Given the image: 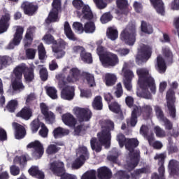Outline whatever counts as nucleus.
Wrapping results in <instances>:
<instances>
[{
    "label": "nucleus",
    "instance_id": "c9c22d12",
    "mask_svg": "<svg viewBox=\"0 0 179 179\" xmlns=\"http://www.w3.org/2000/svg\"><path fill=\"white\" fill-rule=\"evenodd\" d=\"M13 92H22L24 90V85L22 83V80H14L11 83Z\"/></svg>",
    "mask_w": 179,
    "mask_h": 179
},
{
    "label": "nucleus",
    "instance_id": "ea45409f",
    "mask_svg": "<svg viewBox=\"0 0 179 179\" xmlns=\"http://www.w3.org/2000/svg\"><path fill=\"white\" fill-rule=\"evenodd\" d=\"M81 58V61L85 62V64H92L93 63V57H92V53L86 52H83L81 53L80 56Z\"/></svg>",
    "mask_w": 179,
    "mask_h": 179
},
{
    "label": "nucleus",
    "instance_id": "58836bf2",
    "mask_svg": "<svg viewBox=\"0 0 179 179\" xmlns=\"http://www.w3.org/2000/svg\"><path fill=\"white\" fill-rule=\"evenodd\" d=\"M84 31L87 34H92L96 31V24L92 21L86 22L84 25Z\"/></svg>",
    "mask_w": 179,
    "mask_h": 179
},
{
    "label": "nucleus",
    "instance_id": "0eeeda50",
    "mask_svg": "<svg viewBox=\"0 0 179 179\" xmlns=\"http://www.w3.org/2000/svg\"><path fill=\"white\" fill-rule=\"evenodd\" d=\"M152 47L143 45L140 48L138 54L136 57V62L137 65H142L152 57Z\"/></svg>",
    "mask_w": 179,
    "mask_h": 179
},
{
    "label": "nucleus",
    "instance_id": "9d476101",
    "mask_svg": "<svg viewBox=\"0 0 179 179\" xmlns=\"http://www.w3.org/2000/svg\"><path fill=\"white\" fill-rule=\"evenodd\" d=\"M23 33H24V29L21 26H17L13 38L8 45V50H13L15 47L20 45L22 40H23Z\"/></svg>",
    "mask_w": 179,
    "mask_h": 179
},
{
    "label": "nucleus",
    "instance_id": "2f4dec72",
    "mask_svg": "<svg viewBox=\"0 0 179 179\" xmlns=\"http://www.w3.org/2000/svg\"><path fill=\"white\" fill-rule=\"evenodd\" d=\"M53 136L55 139L59 138L61 136H66V135H69V129H64L61 127L55 128L53 130Z\"/></svg>",
    "mask_w": 179,
    "mask_h": 179
},
{
    "label": "nucleus",
    "instance_id": "423d86ee",
    "mask_svg": "<svg viewBox=\"0 0 179 179\" xmlns=\"http://www.w3.org/2000/svg\"><path fill=\"white\" fill-rule=\"evenodd\" d=\"M78 155H80L79 157H77L72 164L73 169H80V167L85 164V162L89 159L87 148L85 146L79 147Z\"/></svg>",
    "mask_w": 179,
    "mask_h": 179
},
{
    "label": "nucleus",
    "instance_id": "9b49d317",
    "mask_svg": "<svg viewBox=\"0 0 179 179\" xmlns=\"http://www.w3.org/2000/svg\"><path fill=\"white\" fill-rule=\"evenodd\" d=\"M21 9H22L24 15L34 16L38 12V4L34 2L24 1L21 4Z\"/></svg>",
    "mask_w": 179,
    "mask_h": 179
},
{
    "label": "nucleus",
    "instance_id": "a211bd4d",
    "mask_svg": "<svg viewBox=\"0 0 179 179\" xmlns=\"http://www.w3.org/2000/svg\"><path fill=\"white\" fill-rule=\"evenodd\" d=\"M13 128L15 129V139H23L24 136H26V128L23 127V125L17 123L13 122Z\"/></svg>",
    "mask_w": 179,
    "mask_h": 179
},
{
    "label": "nucleus",
    "instance_id": "6e6552de",
    "mask_svg": "<svg viewBox=\"0 0 179 179\" xmlns=\"http://www.w3.org/2000/svg\"><path fill=\"white\" fill-rule=\"evenodd\" d=\"M100 62L103 66H116L120 64V59L116 54L110 52H106V54L101 56Z\"/></svg>",
    "mask_w": 179,
    "mask_h": 179
},
{
    "label": "nucleus",
    "instance_id": "864d4df0",
    "mask_svg": "<svg viewBox=\"0 0 179 179\" xmlns=\"http://www.w3.org/2000/svg\"><path fill=\"white\" fill-rule=\"evenodd\" d=\"M116 141H117L120 148H124V146H126L128 138L124 134H119L116 136Z\"/></svg>",
    "mask_w": 179,
    "mask_h": 179
},
{
    "label": "nucleus",
    "instance_id": "79ce46f5",
    "mask_svg": "<svg viewBox=\"0 0 179 179\" xmlns=\"http://www.w3.org/2000/svg\"><path fill=\"white\" fill-rule=\"evenodd\" d=\"M41 122L38 119H34L30 124L31 131L32 134H36L40 129V127H41Z\"/></svg>",
    "mask_w": 179,
    "mask_h": 179
},
{
    "label": "nucleus",
    "instance_id": "a18cd8bd",
    "mask_svg": "<svg viewBox=\"0 0 179 179\" xmlns=\"http://www.w3.org/2000/svg\"><path fill=\"white\" fill-rule=\"evenodd\" d=\"M33 43V32L31 31H27L25 34V38L24 39V44L25 48L30 47Z\"/></svg>",
    "mask_w": 179,
    "mask_h": 179
},
{
    "label": "nucleus",
    "instance_id": "c03bdc74",
    "mask_svg": "<svg viewBox=\"0 0 179 179\" xmlns=\"http://www.w3.org/2000/svg\"><path fill=\"white\" fill-rule=\"evenodd\" d=\"M13 162L15 164H20L21 167H24V166L27 164V158L25 155H22L20 157L16 156L14 158Z\"/></svg>",
    "mask_w": 179,
    "mask_h": 179
},
{
    "label": "nucleus",
    "instance_id": "09e8293b",
    "mask_svg": "<svg viewBox=\"0 0 179 179\" xmlns=\"http://www.w3.org/2000/svg\"><path fill=\"white\" fill-rule=\"evenodd\" d=\"M61 148L57 147L55 144H50L46 149V153L48 155H55V153H58Z\"/></svg>",
    "mask_w": 179,
    "mask_h": 179
},
{
    "label": "nucleus",
    "instance_id": "39448f33",
    "mask_svg": "<svg viewBox=\"0 0 179 179\" xmlns=\"http://www.w3.org/2000/svg\"><path fill=\"white\" fill-rule=\"evenodd\" d=\"M167 157V155L166 153L157 154L154 159L157 160L158 167V173H153L151 176V179H166V168L164 167V163L166 162V158Z\"/></svg>",
    "mask_w": 179,
    "mask_h": 179
},
{
    "label": "nucleus",
    "instance_id": "a878e982",
    "mask_svg": "<svg viewBox=\"0 0 179 179\" xmlns=\"http://www.w3.org/2000/svg\"><path fill=\"white\" fill-rule=\"evenodd\" d=\"M0 24L3 30L8 31L9 26H10V14L6 13L0 18Z\"/></svg>",
    "mask_w": 179,
    "mask_h": 179
},
{
    "label": "nucleus",
    "instance_id": "4be33fe9",
    "mask_svg": "<svg viewBox=\"0 0 179 179\" xmlns=\"http://www.w3.org/2000/svg\"><path fill=\"white\" fill-rule=\"evenodd\" d=\"M139 146V141L136 138H128L126 143L125 148L129 152V156L130 155H134L135 153V148Z\"/></svg>",
    "mask_w": 179,
    "mask_h": 179
},
{
    "label": "nucleus",
    "instance_id": "bb28decb",
    "mask_svg": "<svg viewBox=\"0 0 179 179\" xmlns=\"http://www.w3.org/2000/svg\"><path fill=\"white\" fill-rule=\"evenodd\" d=\"M28 173L31 176V177H35V178L38 179H44L45 177V176L44 175V172L40 171L38 166H32L28 170Z\"/></svg>",
    "mask_w": 179,
    "mask_h": 179
},
{
    "label": "nucleus",
    "instance_id": "37998d69",
    "mask_svg": "<svg viewBox=\"0 0 179 179\" xmlns=\"http://www.w3.org/2000/svg\"><path fill=\"white\" fill-rule=\"evenodd\" d=\"M167 103H176V91L173 88H169L166 92Z\"/></svg>",
    "mask_w": 179,
    "mask_h": 179
},
{
    "label": "nucleus",
    "instance_id": "bf43d9fd",
    "mask_svg": "<svg viewBox=\"0 0 179 179\" xmlns=\"http://www.w3.org/2000/svg\"><path fill=\"white\" fill-rule=\"evenodd\" d=\"M43 40H44L46 44H53V45L54 44H57V41L51 34H46L43 36Z\"/></svg>",
    "mask_w": 179,
    "mask_h": 179
},
{
    "label": "nucleus",
    "instance_id": "052dcab7",
    "mask_svg": "<svg viewBox=\"0 0 179 179\" xmlns=\"http://www.w3.org/2000/svg\"><path fill=\"white\" fill-rule=\"evenodd\" d=\"M176 103H167V108L169 112V115L171 118H176Z\"/></svg>",
    "mask_w": 179,
    "mask_h": 179
},
{
    "label": "nucleus",
    "instance_id": "13d9d810",
    "mask_svg": "<svg viewBox=\"0 0 179 179\" xmlns=\"http://www.w3.org/2000/svg\"><path fill=\"white\" fill-rule=\"evenodd\" d=\"M155 111L156 116L157 117L158 120H159V121H162L164 120V118H166V116H164V113H163V110H162L160 106H155Z\"/></svg>",
    "mask_w": 179,
    "mask_h": 179
},
{
    "label": "nucleus",
    "instance_id": "6e6d98bb",
    "mask_svg": "<svg viewBox=\"0 0 179 179\" xmlns=\"http://www.w3.org/2000/svg\"><path fill=\"white\" fill-rule=\"evenodd\" d=\"M73 29L75 30V31H77L80 34H82L85 32V27H83V24L79 22H73Z\"/></svg>",
    "mask_w": 179,
    "mask_h": 179
},
{
    "label": "nucleus",
    "instance_id": "4c0bfd02",
    "mask_svg": "<svg viewBox=\"0 0 179 179\" xmlns=\"http://www.w3.org/2000/svg\"><path fill=\"white\" fill-rule=\"evenodd\" d=\"M92 107L94 110H103V99L100 96H97L94 98Z\"/></svg>",
    "mask_w": 179,
    "mask_h": 179
},
{
    "label": "nucleus",
    "instance_id": "603ef678",
    "mask_svg": "<svg viewBox=\"0 0 179 179\" xmlns=\"http://www.w3.org/2000/svg\"><path fill=\"white\" fill-rule=\"evenodd\" d=\"M17 104L18 103L16 100H10L6 106V108L10 113H15L16 108H17Z\"/></svg>",
    "mask_w": 179,
    "mask_h": 179
},
{
    "label": "nucleus",
    "instance_id": "680f3d73",
    "mask_svg": "<svg viewBox=\"0 0 179 179\" xmlns=\"http://www.w3.org/2000/svg\"><path fill=\"white\" fill-rule=\"evenodd\" d=\"M116 5L120 10L127 9L128 8V0H116Z\"/></svg>",
    "mask_w": 179,
    "mask_h": 179
},
{
    "label": "nucleus",
    "instance_id": "a19ab883",
    "mask_svg": "<svg viewBox=\"0 0 179 179\" xmlns=\"http://www.w3.org/2000/svg\"><path fill=\"white\" fill-rule=\"evenodd\" d=\"M83 76L87 80V85L90 87H94L96 86V81L94 80V76L89 73H83Z\"/></svg>",
    "mask_w": 179,
    "mask_h": 179
},
{
    "label": "nucleus",
    "instance_id": "5701e85b",
    "mask_svg": "<svg viewBox=\"0 0 179 179\" xmlns=\"http://www.w3.org/2000/svg\"><path fill=\"white\" fill-rule=\"evenodd\" d=\"M16 117L22 118V120H25V121H29V120L33 117V111L30 108L24 106L16 114Z\"/></svg>",
    "mask_w": 179,
    "mask_h": 179
},
{
    "label": "nucleus",
    "instance_id": "20e7f679",
    "mask_svg": "<svg viewBox=\"0 0 179 179\" xmlns=\"http://www.w3.org/2000/svg\"><path fill=\"white\" fill-rule=\"evenodd\" d=\"M73 6L77 9V15L80 17L83 16L85 20L93 19V13L89 5H85L82 0H73Z\"/></svg>",
    "mask_w": 179,
    "mask_h": 179
},
{
    "label": "nucleus",
    "instance_id": "f03ea898",
    "mask_svg": "<svg viewBox=\"0 0 179 179\" xmlns=\"http://www.w3.org/2000/svg\"><path fill=\"white\" fill-rule=\"evenodd\" d=\"M98 140L93 137L90 140L91 149L96 153H100L103 149V145L106 148H110L111 145V132L109 129H102L101 132L97 134Z\"/></svg>",
    "mask_w": 179,
    "mask_h": 179
},
{
    "label": "nucleus",
    "instance_id": "0e129e2a",
    "mask_svg": "<svg viewBox=\"0 0 179 179\" xmlns=\"http://www.w3.org/2000/svg\"><path fill=\"white\" fill-rule=\"evenodd\" d=\"M26 56L28 59H34L37 50L34 48H28L25 50Z\"/></svg>",
    "mask_w": 179,
    "mask_h": 179
},
{
    "label": "nucleus",
    "instance_id": "dca6fc26",
    "mask_svg": "<svg viewBox=\"0 0 179 179\" xmlns=\"http://www.w3.org/2000/svg\"><path fill=\"white\" fill-rule=\"evenodd\" d=\"M131 162H129L127 165L128 171H132L139 164L141 160V152L136 150L133 155H129Z\"/></svg>",
    "mask_w": 179,
    "mask_h": 179
},
{
    "label": "nucleus",
    "instance_id": "f257e3e1",
    "mask_svg": "<svg viewBox=\"0 0 179 179\" xmlns=\"http://www.w3.org/2000/svg\"><path fill=\"white\" fill-rule=\"evenodd\" d=\"M138 76V85L142 90L141 97L150 100L152 94L149 92V89L153 94H156V83L155 78L149 73L147 69H138L136 71Z\"/></svg>",
    "mask_w": 179,
    "mask_h": 179
},
{
    "label": "nucleus",
    "instance_id": "3c124183",
    "mask_svg": "<svg viewBox=\"0 0 179 179\" xmlns=\"http://www.w3.org/2000/svg\"><path fill=\"white\" fill-rule=\"evenodd\" d=\"M46 93L50 99H52V100L58 99V95H57V89L54 87H48L46 88Z\"/></svg>",
    "mask_w": 179,
    "mask_h": 179
},
{
    "label": "nucleus",
    "instance_id": "f704fd0d",
    "mask_svg": "<svg viewBox=\"0 0 179 179\" xmlns=\"http://www.w3.org/2000/svg\"><path fill=\"white\" fill-rule=\"evenodd\" d=\"M26 71V67L24 66H17L13 70L15 80H21L23 76V72Z\"/></svg>",
    "mask_w": 179,
    "mask_h": 179
},
{
    "label": "nucleus",
    "instance_id": "2eb2a0df",
    "mask_svg": "<svg viewBox=\"0 0 179 179\" xmlns=\"http://www.w3.org/2000/svg\"><path fill=\"white\" fill-rule=\"evenodd\" d=\"M50 170L55 176L60 177L64 174L65 171V164L59 161H54L50 163Z\"/></svg>",
    "mask_w": 179,
    "mask_h": 179
},
{
    "label": "nucleus",
    "instance_id": "f3484780",
    "mask_svg": "<svg viewBox=\"0 0 179 179\" xmlns=\"http://www.w3.org/2000/svg\"><path fill=\"white\" fill-rule=\"evenodd\" d=\"M61 97L64 100H73L75 97V87L69 85L64 87L62 90Z\"/></svg>",
    "mask_w": 179,
    "mask_h": 179
},
{
    "label": "nucleus",
    "instance_id": "412c9836",
    "mask_svg": "<svg viewBox=\"0 0 179 179\" xmlns=\"http://www.w3.org/2000/svg\"><path fill=\"white\" fill-rule=\"evenodd\" d=\"M62 120L64 124L67 127H70V128H73L78 124V120L75 118V116L69 113L62 115Z\"/></svg>",
    "mask_w": 179,
    "mask_h": 179
},
{
    "label": "nucleus",
    "instance_id": "ddd939ff",
    "mask_svg": "<svg viewBox=\"0 0 179 179\" xmlns=\"http://www.w3.org/2000/svg\"><path fill=\"white\" fill-rule=\"evenodd\" d=\"M134 109L136 110L138 115L141 117L142 115L143 120H150L152 115L153 109L150 105H144L143 106H134Z\"/></svg>",
    "mask_w": 179,
    "mask_h": 179
},
{
    "label": "nucleus",
    "instance_id": "7c9ffc66",
    "mask_svg": "<svg viewBox=\"0 0 179 179\" xmlns=\"http://www.w3.org/2000/svg\"><path fill=\"white\" fill-rule=\"evenodd\" d=\"M103 82L108 87L114 86L117 83V76L107 73L105 74Z\"/></svg>",
    "mask_w": 179,
    "mask_h": 179
},
{
    "label": "nucleus",
    "instance_id": "e2e57ef3",
    "mask_svg": "<svg viewBox=\"0 0 179 179\" xmlns=\"http://www.w3.org/2000/svg\"><path fill=\"white\" fill-rule=\"evenodd\" d=\"M154 131L157 138H164L166 136V131L159 126H156Z\"/></svg>",
    "mask_w": 179,
    "mask_h": 179
},
{
    "label": "nucleus",
    "instance_id": "de8ad7c7",
    "mask_svg": "<svg viewBox=\"0 0 179 179\" xmlns=\"http://www.w3.org/2000/svg\"><path fill=\"white\" fill-rule=\"evenodd\" d=\"M58 20V11L53 10L49 13V15L46 20V23H52L57 22Z\"/></svg>",
    "mask_w": 179,
    "mask_h": 179
},
{
    "label": "nucleus",
    "instance_id": "72a5a7b5",
    "mask_svg": "<svg viewBox=\"0 0 179 179\" xmlns=\"http://www.w3.org/2000/svg\"><path fill=\"white\" fill-rule=\"evenodd\" d=\"M10 64H12V57L8 55L0 56V71L9 66Z\"/></svg>",
    "mask_w": 179,
    "mask_h": 179
},
{
    "label": "nucleus",
    "instance_id": "b1692460",
    "mask_svg": "<svg viewBox=\"0 0 179 179\" xmlns=\"http://www.w3.org/2000/svg\"><path fill=\"white\" fill-rule=\"evenodd\" d=\"M108 107L109 110L112 111V113H115V114H119V120H124V114L122 113V110H121V106H120L118 102H111L108 104Z\"/></svg>",
    "mask_w": 179,
    "mask_h": 179
},
{
    "label": "nucleus",
    "instance_id": "774afa93",
    "mask_svg": "<svg viewBox=\"0 0 179 179\" xmlns=\"http://www.w3.org/2000/svg\"><path fill=\"white\" fill-rule=\"evenodd\" d=\"M39 75L41 80L43 82H45L48 79V71H47V69L42 68L39 71Z\"/></svg>",
    "mask_w": 179,
    "mask_h": 179
},
{
    "label": "nucleus",
    "instance_id": "4d7b16f0",
    "mask_svg": "<svg viewBox=\"0 0 179 179\" xmlns=\"http://www.w3.org/2000/svg\"><path fill=\"white\" fill-rule=\"evenodd\" d=\"M161 122H163V127H164L166 131H172L173 124L171 120H169L167 117H165L163 120H161Z\"/></svg>",
    "mask_w": 179,
    "mask_h": 179
},
{
    "label": "nucleus",
    "instance_id": "c756f323",
    "mask_svg": "<svg viewBox=\"0 0 179 179\" xmlns=\"http://www.w3.org/2000/svg\"><path fill=\"white\" fill-rule=\"evenodd\" d=\"M150 1L155 8L157 13L164 16V3H163V0H150Z\"/></svg>",
    "mask_w": 179,
    "mask_h": 179
},
{
    "label": "nucleus",
    "instance_id": "e433bc0d",
    "mask_svg": "<svg viewBox=\"0 0 179 179\" xmlns=\"http://www.w3.org/2000/svg\"><path fill=\"white\" fill-rule=\"evenodd\" d=\"M108 38L114 41L118 38V31L113 27H109L106 31Z\"/></svg>",
    "mask_w": 179,
    "mask_h": 179
},
{
    "label": "nucleus",
    "instance_id": "1a4fd4ad",
    "mask_svg": "<svg viewBox=\"0 0 179 179\" xmlns=\"http://www.w3.org/2000/svg\"><path fill=\"white\" fill-rule=\"evenodd\" d=\"M74 115L78 122H87L90 121L93 113L89 108L76 107L73 108Z\"/></svg>",
    "mask_w": 179,
    "mask_h": 179
},
{
    "label": "nucleus",
    "instance_id": "c85d7f7f",
    "mask_svg": "<svg viewBox=\"0 0 179 179\" xmlns=\"http://www.w3.org/2000/svg\"><path fill=\"white\" fill-rule=\"evenodd\" d=\"M138 117H140V116H139V115H138V112H136V109H134L133 108L130 118L127 120V125L129 127H131L132 128H134V127H136V124H138Z\"/></svg>",
    "mask_w": 179,
    "mask_h": 179
},
{
    "label": "nucleus",
    "instance_id": "cd10ccee",
    "mask_svg": "<svg viewBox=\"0 0 179 179\" xmlns=\"http://www.w3.org/2000/svg\"><path fill=\"white\" fill-rule=\"evenodd\" d=\"M156 69L159 73H164L167 69V66L166 65V61L162 56H157V57Z\"/></svg>",
    "mask_w": 179,
    "mask_h": 179
},
{
    "label": "nucleus",
    "instance_id": "393cba45",
    "mask_svg": "<svg viewBox=\"0 0 179 179\" xmlns=\"http://www.w3.org/2000/svg\"><path fill=\"white\" fill-rule=\"evenodd\" d=\"M64 34L69 40H71V41H76L78 40V38H76L75 33L72 31V28H71V25L68 21L64 22Z\"/></svg>",
    "mask_w": 179,
    "mask_h": 179
},
{
    "label": "nucleus",
    "instance_id": "49530a36",
    "mask_svg": "<svg viewBox=\"0 0 179 179\" xmlns=\"http://www.w3.org/2000/svg\"><path fill=\"white\" fill-rule=\"evenodd\" d=\"M24 78L28 83L33 82V80L34 79V69H33V68L28 69L24 74Z\"/></svg>",
    "mask_w": 179,
    "mask_h": 179
},
{
    "label": "nucleus",
    "instance_id": "473e14b6",
    "mask_svg": "<svg viewBox=\"0 0 179 179\" xmlns=\"http://www.w3.org/2000/svg\"><path fill=\"white\" fill-rule=\"evenodd\" d=\"M141 30L142 33H145V34H152L153 33V27L150 23L142 20L141 22Z\"/></svg>",
    "mask_w": 179,
    "mask_h": 179
},
{
    "label": "nucleus",
    "instance_id": "aec40b11",
    "mask_svg": "<svg viewBox=\"0 0 179 179\" xmlns=\"http://www.w3.org/2000/svg\"><path fill=\"white\" fill-rule=\"evenodd\" d=\"M96 176L99 179H111L113 172L107 166H101L96 171Z\"/></svg>",
    "mask_w": 179,
    "mask_h": 179
},
{
    "label": "nucleus",
    "instance_id": "7ed1b4c3",
    "mask_svg": "<svg viewBox=\"0 0 179 179\" xmlns=\"http://www.w3.org/2000/svg\"><path fill=\"white\" fill-rule=\"evenodd\" d=\"M136 24L129 22L120 34V40L127 45H134L136 41Z\"/></svg>",
    "mask_w": 179,
    "mask_h": 179
},
{
    "label": "nucleus",
    "instance_id": "5fc2aeb1",
    "mask_svg": "<svg viewBox=\"0 0 179 179\" xmlns=\"http://www.w3.org/2000/svg\"><path fill=\"white\" fill-rule=\"evenodd\" d=\"M101 22L103 24H106V23H108V22H111L113 20V15L111 13L108 12L103 13L100 17Z\"/></svg>",
    "mask_w": 179,
    "mask_h": 179
},
{
    "label": "nucleus",
    "instance_id": "4468645a",
    "mask_svg": "<svg viewBox=\"0 0 179 179\" xmlns=\"http://www.w3.org/2000/svg\"><path fill=\"white\" fill-rule=\"evenodd\" d=\"M66 44V42L62 39L57 42L56 44H54L52 51L56 54L57 59H59L65 56V52L64 50H65Z\"/></svg>",
    "mask_w": 179,
    "mask_h": 179
},
{
    "label": "nucleus",
    "instance_id": "338daca9",
    "mask_svg": "<svg viewBox=\"0 0 179 179\" xmlns=\"http://www.w3.org/2000/svg\"><path fill=\"white\" fill-rule=\"evenodd\" d=\"M123 73L125 79L124 80H132L134 78V72L129 69H123Z\"/></svg>",
    "mask_w": 179,
    "mask_h": 179
},
{
    "label": "nucleus",
    "instance_id": "8fccbe9b",
    "mask_svg": "<svg viewBox=\"0 0 179 179\" xmlns=\"http://www.w3.org/2000/svg\"><path fill=\"white\" fill-rule=\"evenodd\" d=\"M38 58L41 61H43V59H45L47 52H45V48H44V45H43V43L39 44L38 46Z\"/></svg>",
    "mask_w": 179,
    "mask_h": 179
},
{
    "label": "nucleus",
    "instance_id": "69168bd1",
    "mask_svg": "<svg viewBox=\"0 0 179 179\" xmlns=\"http://www.w3.org/2000/svg\"><path fill=\"white\" fill-rule=\"evenodd\" d=\"M45 121L48 124H54L55 122V115L52 112H49L48 114L44 115Z\"/></svg>",
    "mask_w": 179,
    "mask_h": 179
},
{
    "label": "nucleus",
    "instance_id": "6ab92c4d",
    "mask_svg": "<svg viewBox=\"0 0 179 179\" xmlns=\"http://www.w3.org/2000/svg\"><path fill=\"white\" fill-rule=\"evenodd\" d=\"M80 78V70L76 67H73L70 69L69 74L66 77V82L68 83H75L78 82Z\"/></svg>",
    "mask_w": 179,
    "mask_h": 179
},
{
    "label": "nucleus",
    "instance_id": "f8f14e48",
    "mask_svg": "<svg viewBox=\"0 0 179 179\" xmlns=\"http://www.w3.org/2000/svg\"><path fill=\"white\" fill-rule=\"evenodd\" d=\"M28 149H34L32 152V156L35 159H41L44 155V147L41 145V143L38 141H35L27 145Z\"/></svg>",
    "mask_w": 179,
    "mask_h": 179
}]
</instances>
